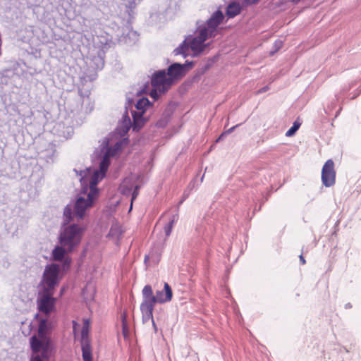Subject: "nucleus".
<instances>
[{"mask_svg":"<svg viewBox=\"0 0 361 361\" xmlns=\"http://www.w3.org/2000/svg\"><path fill=\"white\" fill-rule=\"evenodd\" d=\"M126 145V139L116 142L113 146L110 141L105 138L102 141L97 152L99 169L86 168L80 171L74 169V172L80 177L82 188L73 203L67 205L64 209L66 221L69 222L75 219H83L88 215L89 211L95 205L99 195L97 183L106 176L111 159L116 156Z\"/></svg>","mask_w":361,"mask_h":361,"instance_id":"1","label":"nucleus"},{"mask_svg":"<svg viewBox=\"0 0 361 361\" xmlns=\"http://www.w3.org/2000/svg\"><path fill=\"white\" fill-rule=\"evenodd\" d=\"M224 16L221 11L214 12L206 23H197V27L194 36H188L183 43L174 50L176 55L186 56L189 50L195 56L202 53L209 44L205 42L216 35L219 26L222 23Z\"/></svg>","mask_w":361,"mask_h":361,"instance_id":"2","label":"nucleus"},{"mask_svg":"<svg viewBox=\"0 0 361 361\" xmlns=\"http://www.w3.org/2000/svg\"><path fill=\"white\" fill-rule=\"evenodd\" d=\"M48 326L47 321L42 319L39 323L38 335L30 338L32 351L31 361H46L51 355V345L47 336Z\"/></svg>","mask_w":361,"mask_h":361,"instance_id":"3","label":"nucleus"},{"mask_svg":"<svg viewBox=\"0 0 361 361\" xmlns=\"http://www.w3.org/2000/svg\"><path fill=\"white\" fill-rule=\"evenodd\" d=\"M84 228L76 224H71L63 227L59 234V244L72 251L77 247L82 239Z\"/></svg>","mask_w":361,"mask_h":361,"instance_id":"4","label":"nucleus"},{"mask_svg":"<svg viewBox=\"0 0 361 361\" xmlns=\"http://www.w3.org/2000/svg\"><path fill=\"white\" fill-rule=\"evenodd\" d=\"M63 276L59 265L52 263L46 266L41 282V288L46 290H54Z\"/></svg>","mask_w":361,"mask_h":361,"instance_id":"5","label":"nucleus"},{"mask_svg":"<svg viewBox=\"0 0 361 361\" xmlns=\"http://www.w3.org/2000/svg\"><path fill=\"white\" fill-rule=\"evenodd\" d=\"M172 290L167 283H164L162 290H157L155 295L153 294L152 287L145 286L142 289L143 300L149 302L153 306L155 303H165L171 301L172 298Z\"/></svg>","mask_w":361,"mask_h":361,"instance_id":"6","label":"nucleus"},{"mask_svg":"<svg viewBox=\"0 0 361 361\" xmlns=\"http://www.w3.org/2000/svg\"><path fill=\"white\" fill-rule=\"evenodd\" d=\"M151 83L153 88L150 96L154 99L158 97V93L165 92L173 85L171 78L164 70L155 72L152 77Z\"/></svg>","mask_w":361,"mask_h":361,"instance_id":"7","label":"nucleus"},{"mask_svg":"<svg viewBox=\"0 0 361 361\" xmlns=\"http://www.w3.org/2000/svg\"><path fill=\"white\" fill-rule=\"evenodd\" d=\"M135 108V109L131 111L133 119V130L138 131L147 120L145 114L147 110L150 108V102L147 98L142 97L137 99Z\"/></svg>","mask_w":361,"mask_h":361,"instance_id":"8","label":"nucleus"},{"mask_svg":"<svg viewBox=\"0 0 361 361\" xmlns=\"http://www.w3.org/2000/svg\"><path fill=\"white\" fill-rule=\"evenodd\" d=\"M54 290L46 291L41 288L37 297V307L40 312L48 314L54 308L55 298L53 297Z\"/></svg>","mask_w":361,"mask_h":361,"instance_id":"9","label":"nucleus"},{"mask_svg":"<svg viewBox=\"0 0 361 361\" xmlns=\"http://www.w3.org/2000/svg\"><path fill=\"white\" fill-rule=\"evenodd\" d=\"M136 180L137 176L135 175H130L126 177L119 186V190L122 194L125 195L131 194L132 195L130 209H132L133 202L137 197L140 188V186L135 183Z\"/></svg>","mask_w":361,"mask_h":361,"instance_id":"10","label":"nucleus"},{"mask_svg":"<svg viewBox=\"0 0 361 361\" xmlns=\"http://www.w3.org/2000/svg\"><path fill=\"white\" fill-rule=\"evenodd\" d=\"M336 172L334 163L331 159L326 161L322 167V180L326 187H330L335 183Z\"/></svg>","mask_w":361,"mask_h":361,"instance_id":"11","label":"nucleus"},{"mask_svg":"<svg viewBox=\"0 0 361 361\" xmlns=\"http://www.w3.org/2000/svg\"><path fill=\"white\" fill-rule=\"evenodd\" d=\"M186 69L187 65L174 63L169 67L166 74L173 83L176 80L182 78L185 74Z\"/></svg>","mask_w":361,"mask_h":361,"instance_id":"12","label":"nucleus"},{"mask_svg":"<svg viewBox=\"0 0 361 361\" xmlns=\"http://www.w3.org/2000/svg\"><path fill=\"white\" fill-rule=\"evenodd\" d=\"M153 309L154 306L151 305L149 302H147L145 300H142L140 305V310L142 314V321L144 323L151 322L154 329V331H157V326L154 323L152 315Z\"/></svg>","mask_w":361,"mask_h":361,"instance_id":"13","label":"nucleus"},{"mask_svg":"<svg viewBox=\"0 0 361 361\" xmlns=\"http://www.w3.org/2000/svg\"><path fill=\"white\" fill-rule=\"evenodd\" d=\"M95 287L92 283H88L82 290V296L86 302H90L94 299Z\"/></svg>","mask_w":361,"mask_h":361,"instance_id":"14","label":"nucleus"},{"mask_svg":"<svg viewBox=\"0 0 361 361\" xmlns=\"http://www.w3.org/2000/svg\"><path fill=\"white\" fill-rule=\"evenodd\" d=\"M69 252L70 251H67L65 247L60 244L54 249L52 252L53 258L58 261L62 260L64 258L65 254Z\"/></svg>","mask_w":361,"mask_h":361,"instance_id":"15","label":"nucleus"},{"mask_svg":"<svg viewBox=\"0 0 361 361\" xmlns=\"http://www.w3.org/2000/svg\"><path fill=\"white\" fill-rule=\"evenodd\" d=\"M82 357L84 361H92V351L90 342L81 343Z\"/></svg>","mask_w":361,"mask_h":361,"instance_id":"16","label":"nucleus"},{"mask_svg":"<svg viewBox=\"0 0 361 361\" xmlns=\"http://www.w3.org/2000/svg\"><path fill=\"white\" fill-rule=\"evenodd\" d=\"M240 11V6L237 3H231L227 7V15L230 18H233L237 16Z\"/></svg>","mask_w":361,"mask_h":361,"instance_id":"17","label":"nucleus"},{"mask_svg":"<svg viewBox=\"0 0 361 361\" xmlns=\"http://www.w3.org/2000/svg\"><path fill=\"white\" fill-rule=\"evenodd\" d=\"M90 326V321L88 319H85L83 321V326L81 331V343H84L85 341L90 342L88 338Z\"/></svg>","mask_w":361,"mask_h":361,"instance_id":"18","label":"nucleus"},{"mask_svg":"<svg viewBox=\"0 0 361 361\" xmlns=\"http://www.w3.org/2000/svg\"><path fill=\"white\" fill-rule=\"evenodd\" d=\"M131 127L133 128V125L132 126L130 117L128 115H123L120 124V128H122V131L125 133L128 132Z\"/></svg>","mask_w":361,"mask_h":361,"instance_id":"19","label":"nucleus"},{"mask_svg":"<svg viewBox=\"0 0 361 361\" xmlns=\"http://www.w3.org/2000/svg\"><path fill=\"white\" fill-rule=\"evenodd\" d=\"M121 233H122V231H121V226L118 224H116L112 225V226L111 227L109 235L110 237H111L114 239H117L120 237Z\"/></svg>","mask_w":361,"mask_h":361,"instance_id":"20","label":"nucleus"},{"mask_svg":"<svg viewBox=\"0 0 361 361\" xmlns=\"http://www.w3.org/2000/svg\"><path fill=\"white\" fill-rule=\"evenodd\" d=\"M122 319V331H123V335L125 338H127L129 334V328L128 326V323L126 321V313L123 312L121 316Z\"/></svg>","mask_w":361,"mask_h":361,"instance_id":"21","label":"nucleus"},{"mask_svg":"<svg viewBox=\"0 0 361 361\" xmlns=\"http://www.w3.org/2000/svg\"><path fill=\"white\" fill-rule=\"evenodd\" d=\"M176 221V218L174 216L173 219L169 222L167 225L164 227V232L166 237H169L172 231V228L173 227V225Z\"/></svg>","mask_w":361,"mask_h":361,"instance_id":"22","label":"nucleus"},{"mask_svg":"<svg viewBox=\"0 0 361 361\" xmlns=\"http://www.w3.org/2000/svg\"><path fill=\"white\" fill-rule=\"evenodd\" d=\"M32 324L31 323L27 324L26 322H22L21 330H22V333L25 336L30 335V334L32 331Z\"/></svg>","mask_w":361,"mask_h":361,"instance_id":"23","label":"nucleus"},{"mask_svg":"<svg viewBox=\"0 0 361 361\" xmlns=\"http://www.w3.org/2000/svg\"><path fill=\"white\" fill-rule=\"evenodd\" d=\"M300 126V124L299 123H298L296 121L294 122L292 127L290 129H288L287 130V132L286 133V135L287 137H290V136L293 135L295 133V132L299 129Z\"/></svg>","mask_w":361,"mask_h":361,"instance_id":"24","label":"nucleus"},{"mask_svg":"<svg viewBox=\"0 0 361 361\" xmlns=\"http://www.w3.org/2000/svg\"><path fill=\"white\" fill-rule=\"evenodd\" d=\"M283 46V42L280 39H278L275 42L274 44V50L271 51L270 54L272 55L275 52H276L279 49H280Z\"/></svg>","mask_w":361,"mask_h":361,"instance_id":"25","label":"nucleus"},{"mask_svg":"<svg viewBox=\"0 0 361 361\" xmlns=\"http://www.w3.org/2000/svg\"><path fill=\"white\" fill-rule=\"evenodd\" d=\"M96 60V68L101 69L104 66V61L101 57L95 59Z\"/></svg>","mask_w":361,"mask_h":361,"instance_id":"26","label":"nucleus"},{"mask_svg":"<svg viewBox=\"0 0 361 361\" xmlns=\"http://www.w3.org/2000/svg\"><path fill=\"white\" fill-rule=\"evenodd\" d=\"M71 263V260L68 258H66L64 261V264L63 266V269L64 270L66 267H68Z\"/></svg>","mask_w":361,"mask_h":361,"instance_id":"27","label":"nucleus"},{"mask_svg":"<svg viewBox=\"0 0 361 361\" xmlns=\"http://www.w3.org/2000/svg\"><path fill=\"white\" fill-rule=\"evenodd\" d=\"M124 1L127 2V4H126L127 6L132 7L133 4H135V0H124Z\"/></svg>","mask_w":361,"mask_h":361,"instance_id":"28","label":"nucleus"},{"mask_svg":"<svg viewBox=\"0 0 361 361\" xmlns=\"http://www.w3.org/2000/svg\"><path fill=\"white\" fill-rule=\"evenodd\" d=\"M236 126H233V127H232V128H231L228 129V130H227L226 131H225L224 133H226V135H228V134L231 133L234 130V129L236 128Z\"/></svg>","mask_w":361,"mask_h":361,"instance_id":"29","label":"nucleus"},{"mask_svg":"<svg viewBox=\"0 0 361 361\" xmlns=\"http://www.w3.org/2000/svg\"><path fill=\"white\" fill-rule=\"evenodd\" d=\"M267 90H269V87L268 86H265L263 88H262L259 90H258L257 94L263 93V92H266Z\"/></svg>","mask_w":361,"mask_h":361,"instance_id":"30","label":"nucleus"},{"mask_svg":"<svg viewBox=\"0 0 361 361\" xmlns=\"http://www.w3.org/2000/svg\"><path fill=\"white\" fill-rule=\"evenodd\" d=\"M226 133H223L219 137V138L217 139V142L219 141L220 140H221L224 136H226Z\"/></svg>","mask_w":361,"mask_h":361,"instance_id":"31","label":"nucleus"},{"mask_svg":"<svg viewBox=\"0 0 361 361\" xmlns=\"http://www.w3.org/2000/svg\"><path fill=\"white\" fill-rule=\"evenodd\" d=\"M300 262H301V263L302 264H305V260L304 257L302 255L300 256Z\"/></svg>","mask_w":361,"mask_h":361,"instance_id":"32","label":"nucleus"},{"mask_svg":"<svg viewBox=\"0 0 361 361\" xmlns=\"http://www.w3.org/2000/svg\"><path fill=\"white\" fill-rule=\"evenodd\" d=\"M247 3L249 4H255L256 3L258 0H245Z\"/></svg>","mask_w":361,"mask_h":361,"instance_id":"33","label":"nucleus"},{"mask_svg":"<svg viewBox=\"0 0 361 361\" xmlns=\"http://www.w3.org/2000/svg\"><path fill=\"white\" fill-rule=\"evenodd\" d=\"M149 255H146L145 257V263L147 264V262L149 261Z\"/></svg>","mask_w":361,"mask_h":361,"instance_id":"34","label":"nucleus"},{"mask_svg":"<svg viewBox=\"0 0 361 361\" xmlns=\"http://www.w3.org/2000/svg\"><path fill=\"white\" fill-rule=\"evenodd\" d=\"M75 326H76V323L75 322H73V329H74V330H75Z\"/></svg>","mask_w":361,"mask_h":361,"instance_id":"35","label":"nucleus"},{"mask_svg":"<svg viewBox=\"0 0 361 361\" xmlns=\"http://www.w3.org/2000/svg\"><path fill=\"white\" fill-rule=\"evenodd\" d=\"M71 131H72V130H71V128H68V133H71Z\"/></svg>","mask_w":361,"mask_h":361,"instance_id":"36","label":"nucleus"}]
</instances>
